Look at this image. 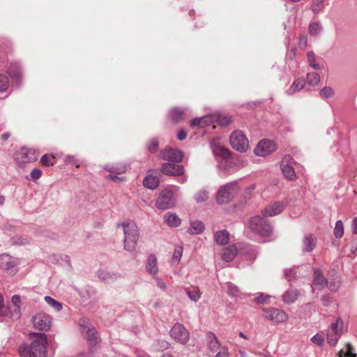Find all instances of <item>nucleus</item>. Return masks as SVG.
<instances>
[{
    "label": "nucleus",
    "instance_id": "obj_1",
    "mask_svg": "<svg viewBox=\"0 0 357 357\" xmlns=\"http://www.w3.org/2000/svg\"><path fill=\"white\" fill-rule=\"evenodd\" d=\"M30 344L24 347V352L29 357H47V337L43 333H30L29 334Z\"/></svg>",
    "mask_w": 357,
    "mask_h": 357
},
{
    "label": "nucleus",
    "instance_id": "obj_2",
    "mask_svg": "<svg viewBox=\"0 0 357 357\" xmlns=\"http://www.w3.org/2000/svg\"><path fill=\"white\" fill-rule=\"evenodd\" d=\"M121 226L124 233L123 246L128 252H133L137 245L139 232L136 224L130 220L123 221Z\"/></svg>",
    "mask_w": 357,
    "mask_h": 357
},
{
    "label": "nucleus",
    "instance_id": "obj_3",
    "mask_svg": "<svg viewBox=\"0 0 357 357\" xmlns=\"http://www.w3.org/2000/svg\"><path fill=\"white\" fill-rule=\"evenodd\" d=\"M249 227L254 233L261 236H270L273 233L271 225L263 214L252 217L250 220Z\"/></svg>",
    "mask_w": 357,
    "mask_h": 357
},
{
    "label": "nucleus",
    "instance_id": "obj_4",
    "mask_svg": "<svg viewBox=\"0 0 357 357\" xmlns=\"http://www.w3.org/2000/svg\"><path fill=\"white\" fill-rule=\"evenodd\" d=\"M177 198L169 188L160 190L155 199V206L158 210L165 211L176 206Z\"/></svg>",
    "mask_w": 357,
    "mask_h": 357
},
{
    "label": "nucleus",
    "instance_id": "obj_5",
    "mask_svg": "<svg viewBox=\"0 0 357 357\" xmlns=\"http://www.w3.org/2000/svg\"><path fill=\"white\" fill-rule=\"evenodd\" d=\"M238 189V182L232 181L221 186L216 195V200L220 204L230 202Z\"/></svg>",
    "mask_w": 357,
    "mask_h": 357
},
{
    "label": "nucleus",
    "instance_id": "obj_6",
    "mask_svg": "<svg viewBox=\"0 0 357 357\" xmlns=\"http://www.w3.org/2000/svg\"><path fill=\"white\" fill-rule=\"evenodd\" d=\"M31 321L36 330L48 331L52 323V317L44 312H38L32 316Z\"/></svg>",
    "mask_w": 357,
    "mask_h": 357
},
{
    "label": "nucleus",
    "instance_id": "obj_7",
    "mask_svg": "<svg viewBox=\"0 0 357 357\" xmlns=\"http://www.w3.org/2000/svg\"><path fill=\"white\" fill-rule=\"evenodd\" d=\"M343 320L338 317L335 322L331 324L326 334L328 343L333 347L336 345L343 333Z\"/></svg>",
    "mask_w": 357,
    "mask_h": 357
},
{
    "label": "nucleus",
    "instance_id": "obj_8",
    "mask_svg": "<svg viewBox=\"0 0 357 357\" xmlns=\"http://www.w3.org/2000/svg\"><path fill=\"white\" fill-rule=\"evenodd\" d=\"M230 144L239 152H245L249 147V142L244 133L241 130L234 131L230 136Z\"/></svg>",
    "mask_w": 357,
    "mask_h": 357
},
{
    "label": "nucleus",
    "instance_id": "obj_9",
    "mask_svg": "<svg viewBox=\"0 0 357 357\" xmlns=\"http://www.w3.org/2000/svg\"><path fill=\"white\" fill-rule=\"evenodd\" d=\"M169 335L176 342L185 344L190 338L189 332L183 325L179 323L175 324L169 331Z\"/></svg>",
    "mask_w": 357,
    "mask_h": 357
},
{
    "label": "nucleus",
    "instance_id": "obj_10",
    "mask_svg": "<svg viewBox=\"0 0 357 357\" xmlns=\"http://www.w3.org/2000/svg\"><path fill=\"white\" fill-rule=\"evenodd\" d=\"M21 296L20 295H13L11 298L10 303L6 308L3 317H8L13 319H18L21 316Z\"/></svg>",
    "mask_w": 357,
    "mask_h": 357
},
{
    "label": "nucleus",
    "instance_id": "obj_11",
    "mask_svg": "<svg viewBox=\"0 0 357 357\" xmlns=\"http://www.w3.org/2000/svg\"><path fill=\"white\" fill-rule=\"evenodd\" d=\"M264 317L276 323H284L289 319V315L283 310L278 308L262 309Z\"/></svg>",
    "mask_w": 357,
    "mask_h": 357
},
{
    "label": "nucleus",
    "instance_id": "obj_12",
    "mask_svg": "<svg viewBox=\"0 0 357 357\" xmlns=\"http://www.w3.org/2000/svg\"><path fill=\"white\" fill-rule=\"evenodd\" d=\"M82 333L86 336L90 345L95 346L99 342L98 333L93 328H91V325L86 319L79 321Z\"/></svg>",
    "mask_w": 357,
    "mask_h": 357
},
{
    "label": "nucleus",
    "instance_id": "obj_13",
    "mask_svg": "<svg viewBox=\"0 0 357 357\" xmlns=\"http://www.w3.org/2000/svg\"><path fill=\"white\" fill-rule=\"evenodd\" d=\"M294 160L290 155H286L281 161L280 167L282 172L285 178L292 180L296 176L294 168Z\"/></svg>",
    "mask_w": 357,
    "mask_h": 357
},
{
    "label": "nucleus",
    "instance_id": "obj_14",
    "mask_svg": "<svg viewBox=\"0 0 357 357\" xmlns=\"http://www.w3.org/2000/svg\"><path fill=\"white\" fill-rule=\"evenodd\" d=\"M276 149L274 142L268 139L260 141L255 149V153L259 156H266Z\"/></svg>",
    "mask_w": 357,
    "mask_h": 357
},
{
    "label": "nucleus",
    "instance_id": "obj_15",
    "mask_svg": "<svg viewBox=\"0 0 357 357\" xmlns=\"http://www.w3.org/2000/svg\"><path fill=\"white\" fill-rule=\"evenodd\" d=\"M160 158L172 162H179L183 158V152L178 149L166 148L161 151Z\"/></svg>",
    "mask_w": 357,
    "mask_h": 357
},
{
    "label": "nucleus",
    "instance_id": "obj_16",
    "mask_svg": "<svg viewBox=\"0 0 357 357\" xmlns=\"http://www.w3.org/2000/svg\"><path fill=\"white\" fill-rule=\"evenodd\" d=\"M328 285V281L318 269L314 270V278L312 284V291L322 290Z\"/></svg>",
    "mask_w": 357,
    "mask_h": 357
},
{
    "label": "nucleus",
    "instance_id": "obj_17",
    "mask_svg": "<svg viewBox=\"0 0 357 357\" xmlns=\"http://www.w3.org/2000/svg\"><path fill=\"white\" fill-rule=\"evenodd\" d=\"M161 172L167 175L179 176L184 173V167L180 165L165 163L161 168Z\"/></svg>",
    "mask_w": 357,
    "mask_h": 357
},
{
    "label": "nucleus",
    "instance_id": "obj_18",
    "mask_svg": "<svg viewBox=\"0 0 357 357\" xmlns=\"http://www.w3.org/2000/svg\"><path fill=\"white\" fill-rule=\"evenodd\" d=\"M316 245L317 238L311 234H307L303 239L302 251L303 252H312L316 247Z\"/></svg>",
    "mask_w": 357,
    "mask_h": 357
},
{
    "label": "nucleus",
    "instance_id": "obj_19",
    "mask_svg": "<svg viewBox=\"0 0 357 357\" xmlns=\"http://www.w3.org/2000/svg\"><path fill=\"white\" fill-rule=\"evenodd\" d=\"M164 223L170 227H178L181 224V219L174 212H167L163 216Z\"/></svg>",
    "mask_w": 357,
    "mask_h": 357
},
{
    "label": "nucleus",
    "instance_id": "obj_20",
    "mask_svg": "<svg viewBox=\"0 0 357 357\" xmlns=\"http://www.w3.org/2000/svg\"><path fill=\"white\" fill-rule=\"evenodd\" d=\"M8 73L13 81L20 84L21 81L20 65L17 63H11L8 68Z\"/></svg>",
    "mask_w": 357,
    "mask_h": 357
},
{
    "label": "nucleus",
    "instance_id": "obj_21",
    "mask_svg": "<svg viewBox=\"0 0 357 357\" xmlns=\"http://www.w3.org/2000/svg\"><path fill=\"white\" fill-rule=\"evenodd\" d=\"M283 204L277 202L267 206L262 213L266 218L271 217L280 214L283 211Z\"/></svg>",
    "mask_w": 357,
    "mask_h": 357
},
{
    "label": "nucleus",
    "instance_id": "obj_22",
    "mask_svg": "<svg viewBox=\"0 0 357 357\" xmlns=\"http://www.w3.org/2000/svg\"><path fill=\"white\" fill-rule=\"evenodd\" d=\"M146 270L152 275H156L158 274V267L157 265V258L155 255L151 254L148 257L146 263Z\"/></svg>",
    "mask_w": 357,
    "mask_h": 357
},
{
    "label": "nucleus",
    "instance_id": "obj_23",
    "mask_svg": "<svg viewBox=\"0 0 357 357\" xmlns=\"http://www.w3.org/2000/svg\"><path fill=\"white\" fill-rule=\"evenodd\" d=\"M210 146L215 155L225 158L229 156V153L228 150L221 146L217 140L211 141Z\"/></svg>",
    "mask_w": 357,
    "mask_h": 357
},
{
    "label": "nucleus",
    "instance_id": "obj_24",
    "mask_svg": "<svg viewBox=\"0 0 357 357\" xmlns=\"http://www.w3.org/2000/svg\"><path fill=\"white\" fill-rule=\"evenodd\" d=\"M206 341L208 348L211 352L214 353L220 349V343L214 333H208L207 334Z\"/></svg>",
    "mask_w": 357,
    "mask_h": 357
},
{
    "label": "nucleus",
    "instance_id": "obj_25",
    "mask_svg": "<svg viewBox=\"0 0 357 357\" xmlns=\"http://www.w3.org/2000/svg\"><path fill=\"white\" fill-rule=\"evenodd\" d=\"M215 119L216 116L212 115L205 116L201 118H195L191 121V126L204 127L215 121Z\"/></svg>",
    "mask_w": 357,
    "mask_h": 357
},
{
    "label": "nucleus",
    "instance_id": "obj_26",
    "mask_svg": "<svg viewBox=\"0 0 357 357\" xmlns=\"http://www.w3.org/2000/svg\"><path fill=\"white\" fill-rule=\"evenodd\" d=\"M214 239L218 245H226L229 241V234L226 229L218 231L214 234Z\"/></svg>",
    "mask_w": 357,
    "mask_h": 357
},
{
    "label": "nucleus",
    "instance_id": "obj_27",
    "mask_svg": "<svg viewBox=\"0 0 357 357\" xmlns=\"http://www.w3.org/2000/svg\"><path fill=\"white\" fill-rule=\"evenodd\" d=\"M159 183V178L156 176L152 174L146 176L143 181L144 186L151 190L156 189L158 187Z\"/></svg>",
    "mask_w": 357,
    "mask_h": 357
},
{
    "label": "nucleus",
    "instance_id": "obj_28",
    "mask_svg": "<svg viewBox=\"0 0 357 357\" xmlns=\"http://www.w3.org/2000/svg\"><path fill=\"white\" fill-rule=\"evenodd\" d=\"M185 291L190 301L195 303L197 302L202 296L200 289L196 286L185 288Z\"/></svg>",
    "mask_w": 357,
    "mask_h": 357
},
{
    "label": "nucleus",
    "instance_id": "obj_29",
    "mask_svg": "<svg viewBox=\"0 0 357 357\" xmlns=\"http://www.w3.org/2000/svg\"><path fill=\"white\" fill-rule=\"evenodd\" d=\"M298 295L299 292L297 289H290L284 293L282 300L287 304H291L297 300Z\"/></svg>",
    "mask_w": 357,
    "mask_h": 357
},
{
    "label": "nucleus",
    "instance_id": "obj_30",
    "mask_svg": "<svg viewBox=\"0 0 357 357\" xmlns=\"http://www.w3.org/2000/svg\"><path fill=\"white\" fill-rule=\"evenodd\" d=\"M205 229L204 223L199 220L192 221L190 226L188 229V232L190 234L197 235L202 234Z\"/></svg>",
    "mask_w": 357,
    "mask_h": 357
},
{
    "label": "nucleus",
    "instance_id": "obj_31",
    "mask_svg": "<svg viewBox=\"0 0 357 357\" xmlns=\"http://www.w3.org/2000/svg\"><path fill=\"white\" fill-rule=\"evenodd\" d=\"M305 80L303 78L296 79L291 86L287 89V93L289 95H293L295 93L301 91L305 85Z\"/></svg>",
    "mask_w": 357,
    "mask_h": 357
},
{
    "label": "nucleus",
    "instance_id": "obj_32",
    "mask_svg": "<svg viewBox=\"0 0 357 357\" xmlns=\"http://www.w3.org/2000/svg\"><path fill=\"white\" fill-rule=\"evenodd\" d=\"M15 266V262L12 257L7 254L0 255V268L8 270Z\"/></svg>",
    "mask_w": 357,
    "mask_h": 357
},
{
    "label": "nucleus",
    "instance_id": "obj_33",
    "mask_svg": "<svg viewBox=\"0 0 357 357\" xmlns=\"http://www.w3.org/2000/svg\"><path fill=\"white\" fill-rule=\"evenodd\" d=\"M236 248L234 245H230L223 250L222 259L227 262L232 261L236 255Z\"/></svg>",
    "mask_w": 357,
    "mask_h": 357
},
{
    "label": "nucleus",
    "instance_id": "obj_34",
    "mask_svg": "<svg viewBox=\"0 0 357 357\" xmlns=\"http://www.w3.org/2000/svg\"><path fill=\"white\" fill-rule=\"evenodd\" d=\"M326 0H312L310 9L312 13L317 16L325 8Z\"/></svg>",
    "mask_w": 357,
    "mask_h": 357
},
{
    "label": "nucleus",
    "instance_id": "obj_35",
    "mask_svg": "<svg viewBox=\"0 0 357 357\" xmlns=\"http://www.w3.org/2000/svg\"><path fill=\"white\" fill-rule=\"evenodd\" d=\"M105 169L111 173L121 174L126 172L128 166L126 165H115L112 166L106 165Z\"/></svg>",
    "mask_w": 357,
    "mask_h": 357
},
{
    "label": "nucleus",
    "instance_id": "obj_36",
    "mask_svg": "<svg viewBox=\"0 0 357 357\" xmlns=\"http://www.w3.org/2000/svg\"><path fill=\"white\" fill-rule=\"evenodd\" d=\"M44 299H45V302L52 308H53L55 311L60 312L62 310V308H63L62 303L56 301L52 297H51L50 296H45Z\"/></svg>",
    "mask_w": 357,
    "mask_h": 357
},
{
    "label": "nucleus",
    "instance_id": "obj_37",
    "mask_svg": "<svg viewBox=\"0 0 357 357\" xmlns=\"http://www.w3.org/2000/svg\"><path fill=\"white\" fill-rule=\"evenodd\" d=\"M183 248L181 245H176L174 248V253L172 257V263L178 264L183 255Z\"/></svg>",
    "mask_w": 357,
    "mask_h": 357
},
{
    "label": "nucleus",
    "instance_id": "obj_38",
    "mask_svg": "<svg viewBox=\"0 0 357 357\" xmlns=\"http://www.w3.org/2000/svg\"><path fill=\"white\" fill-rule=\"evenodd\" d=\"M98 277L103 281H112L116 278V274L109 273L105 270H99L97 273Z\"/></svg>",
    "mask_w": 357,
    "mask_h": 357
},
{
    "label": "nucleus",
    "instance_id": "obj_39",
    "mask_svg": "<svg viewBox=\"0 0 357 357\" xmlns=\"http://www.w3.org/2000/svg\"><path fill=\"white\" fill-rule=\"evenodd\" d=\"M169 115L173 121H179L184 118L185 113L181 109L175 108L170 112Z\"/></svg>",
    "mask_w": 357,
    "mask_h": 357
},
{
    "label": "nucleus",
    "instance_id": "obj_40",
    "mask_svg": "<svg viewBox=\"0 0 357 357\" xmlns=\"http://www.w3.org/2000/svg\"><path fill=\"white\" fill-rule=\"evenodd\" d=\"M320 81V77L317 73H310L307 75V83L310 86H316Z\"/></svg>",
    "mask_w": 357,
    "mask_h": 357
},
{
    "label": "nucleus",
    "instance_id": "obj_41",
    "mask_svg": "<svg viewBox=\"0 0 357 357\" xmlns=\"http://www.w3.org/2000/svg\"><path fill=\"white\" fill-rule=\"evenodd\" d=\"M321 30L322 26L318 22H311L309 25V32L312 35H318L321 33Z\"/></svg>",
    "mask_w": 357,
    "mask_h": 357
},
{
    "label": "nucleus",
    "instance_id": "obj_42",
    "mask_svg": "<svg viewBox=\"0 0 357 357\" xmlns=\"http://www.w3.org/2000/svg\"><path fill=\"white\" fill-rule=\"evenodd\" d=\"M208 198V192L206 190H202L197 192L195 195L197 202L202 203L206 201Z\"/></svg>",
    "mask_w": 357,
    "mask_h": 357
},
{
    "label": "nucleus",
    "instance_id": "obj_43",
    "mask_svg": "<svg viewBox=\"0 0 357 357\" xmlns=\"http://www.w3.org/2000/svg\"><path fill=\"white\" fill-rule=\"evenodd\" d=\"M334 234L336 238H341L344 234V225L342 220H337L334 229Z\"/></svg>",
    "mask_w": 357,
    "mask_h": 357
},
{
    "label": "nucleus",
    "instance_id": "obj_44",
    "mask_svg": "<svg viewBox=\"0 0 357 357\" xmlns=\"http://www.w3.org/2000/svg\"><path fill=\"white\" fill-rule=\"evenodd\" d=\"M42 175V171L39 169H33L29 176H26V178L29 181H36Z\"/></svg>",
    "mask_w": 357,
    "mask_h": 357
},
{
    "label": "nucleus",
    "instance_id": "obj_45",
    "mask_svg": "<svg viewBox=\"0 0 357 357\" xmlns=\"http://www.w3.org/2000/svg\"><path fill=\"white\" fill-rule=\"evenodd\" d=\"M9 81L8 77L0 74V92L5 91L8 87Z\"/></svg>",
    "mask_w": 357,
    "mask_h": 357
},
{
    "label": "nucleus",
    "instance_id": "obj_46",
    "mask_svg": "<svg viewBox=\"0 0 357 357\" xmlns=\"http://www.w3.org/2000/svg\"><path fill=\"white\" fill-rule=\"evenodd\" d=\"M54 159V156L48 154H45L42 156L40 159L41 163L45 166H52L53 165L54 162H52V160Z\"/></svg>",
    "mask_w": 357,
    "mask_h": 357
},
{
    "label": "nucleus",
    "instance_id": "obj_47",
    "mask_svg": "<svg viewBox=\"0 0 357 357\" xmlns=\"http://www.w3.org/2000/svg\"><path fill=\"white\" fill-rule=\"evenodd\" d=\"M339 357H356V355L353 352L352 347L348 344L346 351H340L339 352Z\"/></svg>",
    "mask_w": 357,
    "mask_h": 357
},
{
    "label": "nucleus",
    "instance_id": "obj_48",
    "mask_svg": "<svg viewBox=\"0 0 357 357\" xmlns=\"http://www.w3.org/2000/svg\"><path fill=\"white\" fill-rule=\"evenodd\" d=\"M227 285L228 289V294L233 297L237 296L239 291L238 287L230 282L227 283Z\"/></svg>",
    "mask_w": 357,
    "mask_h": 357
},
{
    "label": "nucleus",
    "instance_id": "obj_49",
    "mask_svg": "<svg viewBox=\"0 0 357 357\" xmlns=\"http://www.w3.org/2000/svg\"><path fill=\"white\" fill-rule=\"evenodd\" d=\"M320 96L323 98H330L333 94V91L331 87H324L319 92Z\"/></svg>",
    "mask_w": 357,
    "mask_h": 357
},
{
    "label": "nucleus",
    "instance_id": "obj_50",
    "mask_svg": "<svg viewBox=\"0 0 357 357\" xmlns=\"http://www.w3.org/2000/svg\"><path fill=\"white\" fill-rule=\"evenodd\" d=\"M271 296L264 294H260L259 296L256 297V301L259 303L266 304L270 303Z\"/></svg>",
    "mask_w": 357,
    "mask_h": 357
},
{
    "label": "nucleus",
    "instance_id": "obj_51",
    "mask_svg": "<svg viewBox=\"0 0 357 357\" xmlns=\"http://www.w3.org/2000/svg\"><path fill=\"white\" fill-rule=\"evenodd\" d=\"M340 285V280H338V278H336L333 282L328 281V285L326 286V287H328L329 289V290H331L332 291H336L339 289Z\"/></svg>",
    "mask_w": 357,
    "mask_h": 357
},
{
    "label": "nucleus",
    "instance_id": "obj_52",
    "mask_svg": "<svg viewBox=\"0 0 357 357\" xmlns=\"http://www.w3.org/2000/svg\"><path fill=\"white\" fill-rule=\"evenodd\" d=\"M297 271L296 268H291L285 271V277L289 281H292L296 278Z\"/></svg>",
    "mask_w": 357,
    "mask_h": 357
},
{
    "label": "nucleus",
    "instance_id": "obj_53",
    "mask_svg": "<svg viewBox=\"0 0 357 357\" xmlns=\"http://www.w3.org/2000/svg\"><path fill=\"white\" fill-rule=\"evenodd\" d=\"M311 341L314 344H316L319 347H322L324 345V338L317 333L311 338Z\"/></svg>",
    "mask_w": 357,
    "mask_h": 357
},
{
    "label": "nucleus",
    "instance_id": "obj_54",
    "mask_svg": "<svg viewBox=\"0 0 357 357\" xmlns=\"http://www.w3.org/2000/svg\"><path fill=\"white\" fill-rule=\"evenodd\" d=\"M158 147V142L156 139H152L148 144L147 148L150 152L154 153L157 151Z\"/></svg>",
    "mask_w": 357,
    "mask_h": 357
},
{
    "label": "nucleus",
    "instance_id": "obj_55",
    "mask_svg": "<svg viewBox=\"0 0 357 357\" xmlns=\"http://www.w3.org/2000/svg\"><path fill=\"white\" fill-rule=\"evenodd\" d=\"M154 280L155 282V285L158 288H160L163 291H165L167 290V284L162 279L156 277L154 278Z\"/></svg>",
    "mask_w": 357,
    "mask_h": 357
},
{
    "label": "nucleus",
    "instance_id": "obj_56",
    "mask_svg": "<svg viewBox=\"0 0 357 357\" xmlns=\"http://www.w3.org/2000/svg\"><path fill=\"white\" fill-rule=\"evenodd\" d=\"M13 159L20 167L22 166L21 161L22 160V153L20 151H17L13 154Z\"/></svg>",
    "mask_w": 357,
    "mask_h": 357
},
{
    "label": "nucleus",
    "instance_id": "obj_57",
    "mask_svg": "<svg viewBox=\"0 0 357 357\" xmlns=\"http://www.w3.org/2000/svg\"><path fill=\"white\" fill-rule=\"evenodd\" d=\"M65 162L68 164H73L76 165L77 167L79 166V161L75 160V157L73 155H66L65 158Z\"/></svg>",
    "mask_w": 357,
    "mask_h": 357
},
{
    "label": "nucleus",
    "instance_id": "obj_58",
    "mask_svg": "<svg viewBox=\"0 0 357 357\" xmlns=\"http://www.w3.org/2000/svg\"><path fill=\"white\" fill-rule=\"evenodd\" d=\"M218 120L222 126H227L231 122V119L229 116L216 117L215 121Z\"/></svg>",
    "mask_w": 357,
    "mask_h": 357
},
{
    "label": "nucleus",
    "instance_id": "obj_59",
    "mask_svg": "<svg viewBox=\"0 0 357 357\" xmlns=\"http://www.w3.org/2000/svg\"><path fill=\"white\" fill-rule=\"evenodd\" d=\"M25 151V148L24 147V151ZM38 155L36 151H33V153L29 155L28 151L26 153L24 152V158H26L28 161L35 160L37 159Z\"/></svg>",
    "mask_w": 357,
    "mask_h": 357
},
{
    "label": "nucleus",
    "instance_id": "obj_60",
    "mask_svg": "<svg viewBox=\"0 0 357 357\" xmlns=\"http://www.w3.org/2000/svg\"><path fill=\"white\" fill-rule=\"evenodd\" d=\"M229 351H228V349L227 347H222V350L220 351H219L215 357H229Z\"/></svg>",
    "mask_w": 357,
    "mask_h": 357
},
{
    "label": "nucleus",
    "instance_id": "obj_61",
    "mask_svg": "<svg viewBox=\"0 0 357 357\" xmlns=\"http://www.w3.org/2000/svg\"><path fill=\"white\" fill-rule=\"evenodd\" d=\"M307 39L305 36H301L300 38L298 45L301 49H305L307 47Z\"/></svg>",
    "mask_w": 357,
    "mask_h": 357
},
{
    "label": "nucleus",
    "instance_id": "obj_62",
    "mask_svg": "<svg viewBox=\"0 0 357 357\" xmlns=\"http://www.w3.org/2000/svg\"><path fill=\"white\" fill-rule=\"evenodd\" d=\"M6 307H4V298L2 294H0V315L3 316Z\"/></svg>",
    "mask_w": 357,
    "mask_h": 357
},
{
    "label": "nucleus",
    "instance_id": "obj_63",
    "mask_svg": "<svg viewBox=\"0 0 357 357\" xmlns=\"http://www.w3.org/2000/svg\"><path fill=\"white\" fill-rule=\"evenodd\" d=\"M187 134L184 130H181L177 134V138L179 140H183L186 138Z\"/></svg>",
    "mask_w": 357,
    "mask_h": 357
},
{
    "label": "nucleus",
    "instance_id": "obj_64",
    "mask_svg": "<svg viewBox=\"0 0 357 357\" xmlns=\"http://www.w3.org/2000/svg\"><path fill=\"white\" fill-rule=\"evenodd\" d=\"M307 59H308V61H309L310 64L312 63V62H314L315 55L312 52H309L307 54Z\"/></svg>",
    "mask_w": 357,
    "mask_h": 357
}]
</instances>
